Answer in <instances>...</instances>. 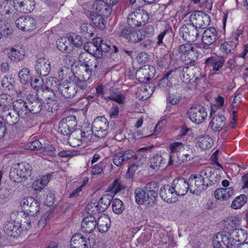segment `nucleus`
Instances as JSON below:
<instances>
[{
    "label": "nucleus",
    "instance_id": "5701e85b",
    "mask_svg": "<svg viewBox=\"0 0 248 248\" xmlns=\"http://www.w3.org/2000/svg\"><path fill=\"white\" fill-rule=\"evenodd\" d=\"M90 246V238H87L81 233L75 234L71 239V248H88Z\"/></svg>",
    "mask_w": 248,
    "mask_h": 248
},
{
    "label": "nucleus",
    "instance_id": "423d86ee",
    "mask_svg": "<svg viewBox=\"0 0 248 248\" xmlns=\"http://www.w3.org/2000/svg\"><path fill=\"white\" fill-rule=\"evenodd\" d=\"M189 21L192 26L197 29H204L209 25L210 18L207 14L201 11H196L191 14Z\"/></svg>",
    "mask_w": 248,
    "mask_h": 248
},
{
    "label": "nucleus",
    "instance_id": "a18cd8bd",
    "mask_svg": "<svg viewBox=\"0 0 248 248\" xmlns=\"http://www.w3.org/2000/svg\"><path fill=\"white\" fill-rule=\"evenodd\" d=\"M57 46L59 50L62 52H67L70 50L68 45V37H62L59 38L56 42Z\"/></svg>",
    "mask_w": 248,
    "mask_h": 248
},
{
    "label": "nucleus",
    "instance_id": "2eb2a0df",
    "mask_svg": "<svg viewBox=\"0 0 248 248\" xmlns=\"http://www.w3.org/2000/svg\"><path fill=\"white\" fill-rule=\"evenodd\" d=\"M225 62L222 56H215L208 58L205 61V68L208 69L211 74H218Z\"/></svg>",
    "mask_w": 248,
    "mask_h": 248
},
{
    "label": "nucleus",
    "instance_id": "39448f33",
    "mask_svg": "<svg viewBox=\"0 0 248 248\" xmlns=\"http://www.w3.org/2000/svg\"><path fill=\"white\" fill-rule=\"evenodd\" d=\"M108 126V122L105 117H98L94 120L90 132L92 134H94L95 136L103 138L107 134Z\"/></svg>",
    "mask_w": 248,
    "mask_h": 248
},
{
    "label": "nucleus",
    "instance_id": "a878e982",
    "mask_svg": "<svg viewBox=\"0 0 248 248\" xmlns=\"http://www.w3.org/2000/svg\"><path fill=\"white\" fill-rule=\"evenodd\" d=\"M14 110L21 116V118L25 119L26 116L29 115V105L27 103L20 99H16L13 103Z\"/></svg>",
    "mask_w": 248,
    "mask_h": 248
},
{
    "label": "nucleus",
    "instance_id": "4c0bfd02",
    "mask_svg": "<svg viewBox=\"0 0 248 248\" xmlns=\"http://www.w3.org/2000/svg\"><path fill=\"white\" fill-rule=\"evenodd\" d=\"M101 38L97 37L93 40L92 44H90V49L88 53L90 55L97 58H100L102 56V54L99 50L98 45L101 43Z\"/></svg>",
    "mask_w": 248,
    "mask_h": 248
},
{
    "label": "nucleus",
    "instance_id": "bf43d9fd",
    "mask_svg": "<svg viewBox=\"0 0 248 248\" xmlns=\"http://www.w3.org/2000/svg\"><path fill=\"white\" fill-rule=\"evenodd\" d=\"M71 72V69L68 67L63 66L59 68L58 70V77L61 80L66 78L70 77L69 75Z\"/></svg>",
    "mask_w": 248,
    "mask_h": 248
},
{
    "label": "nucleus",
    "instance_id": "cd10ccee",
    "mask_svg": "<svg viewBox=\"0 0 248 248\" xmlns=\"http://www.w3.org/2000/svg\"><path fill=\"white\" fill-rule=\"evenodd\" d=\"M159 183L156 181H153L147 183L145 187L150 199L149 202H152L154 204L158 197L159 190Z\"/></svg>",
    "mask_w": 248,
    "mask_h": 248
},
{
    "label": "nucleus",
    "instance_id": "ea45409f",
    "mask_svg": "<svg viewBox=\"0 0 248 248\" xmlns=\"http://www.w3.org/2000/svg\"><path fill=\"white\" fill-rule=\"evenodd\" d=\"M30 103L29 104V114L30 113L32 114H38L41 111L43 112L45 111L44 107H43L41 100L39 99V97H37L36 100H33V101H30Z\"/></svg>",
    "mask_w": 248,
    "mask_h": 248
},
{
    "label": "nucleus",
    "instance_id": "bb28decb",
    "mask_svg": "<svg viewBox=\"0 0 248 248\" xmlns=\"http://www.w3.org/2000/svg\"><path fill=\"white\" fill-rule=\"evenodd\" d=\"M226 124V119L222 114L216 115L209 123V126L215 132L221 131Z\"/></svg>",
    "mask_w": 248,
    "mask_h": 248
},
{
    "label": "nucleus",
    "instance_id": "58836bf2",
    "mask_svg": "<svg viewBox=\"0 0 248 248\" xmlns=\"http://www.w3.org/2000/svg\"><path fill=\"white\" fill-rule=\"evenodd\" d=\"M103 16H104L95 12H91L90 15V18L94 25L102 30L106 28V20Z\"/></svg>",
    "mask_w": 248,
    "mask_h": 248
},
{
    "label": "nucleus",
    "instance_id": "412c9836",
    "mask_svg": "<svg viewBox=\"0 0 248 248\" xmlns=\"http://www.w3.org/2000/svg\"><path fill=\"white\" fill-rule=\"evenodd\" d=\"M15 24L19 29L27 31L35 29L36 24L35 19L29 16H22L17 18Z\"/></svg>",
    "mask_w": 248,
    "mask_h": 248
},
{
    "label": "nucleus",
    "instance_id": "338daca9",
    "mask_svg": "<svg viewBox=\"0 0 248 248\" xmlns=\"http://www.w3.org/2000/svg\"><path fill=\"white\" fill-rule=\"evenodd\" d=\"M28 1L26 0H14L13 5L14 7L18 10V7L21 12L25 13V5H27Z\"/></svg>",
    "mask_w": 248,
    "mask_h": 248
},
{
    "label": "nucleus",
    "instance_id": "3c124183",
    "mask_svg": "<svg viewBox=\"0 0 248 248\" xmlns=\"http://www.w3.org/2000/svg\"><path fill=\"white\" fill-rule=\"evenodd\" d=\"M40 209L39 202L36 201L33 204L29 206V208L26 209L25 212L29 216H34L37 215Z\"/></svg>",
    "mask_w": 248,
    "mask_h": 248
},
{
    "label": "nucleus",
    "instance_id": "0eeeda50",
    "mask_svg": "<svg viewBox=\"0 0 248 248\" xmlns=\"http://www.w3.org/2000/svg\"><path fill=\"white\" fill-rule=\"evenodd\" d=\"M68 142L71 146L76 147L80 146L83 141L88 142L91 139L92 133L85 132L80 129H74L72 132L69 135Z\"/></svg>",
    "mask_w": 248,
    "mask_h": 248
},
{
    "label": "nucleus",
    "instance_id": "c03bdc74",
    "mask_svg": "<svg viewBox=\"0 0 248 248\" xmlns=\"http://www.w3.org/2000/svg\"><path fill=\"white\" fill-rule=\"evenodd\" d=\"M247 200V196L244 194H241L232 201L231 207L233 209H239L245 205Z\"/></svg>",
    "mask_w": 248,
    "mask_h": 248
},
{
    "label": "nucleus",
    "instance_id": "aec40b11",
    "mask_svg": "<svg viewBox=\"0 0 248 248\" xmlns=\"http://www.w3.org/2000/svg\"><path fill=\"white\" fill-rule=\"evenodd\" d=\"M218 32L215 28L209 27L206 29L202 33V41L204 44V48L206 49L210 48V45L216 42L218 38Z\"/></svg>",
    "mask_w": 248,
    "mask_h": 248
},
{
    "label": "nucleus",
    "instance_id": "f257e3e1",
    "mask_svg": "<svg viewBox=\"0 0 248 248\" xmlns=\"http://www.w3.org/2000/svg\"><path fill=\"white\" fill-rule=\"evenodd\" d=\"M233 234L236 239L232 235L226 232L217 233L213 241V245L215 248H248V242L241 243L245 238L244 230L242 229L235 230Z\"/></svg>",
    "mask_w": 248,
    "mask_h": 248
},
{
    "label": "nucleus",
    "instance_id": "f8f14e48",
    "mask_svg": "<svg viewBox=\"0 0 248 248\" xmlns=\"http://www.w3.org/2000/svg\"><path fill=\"white\" fill-rule=\"evenodd\" d=\"M188 116L196 124L202 123L207 117V112L203 107L197 105L192 107L188 111Z\"/></svg>",
    "mask_w": 248,
    "mask_h": 248
},
{
    "label": "nucleus",
    "instance_id": "f3484780",
    "mask_svg": "<svg viewBox=\"0 0 248 248\" xmlns=\"http://www.w3.org/2000/svg\"><path fill=\"white\" fill-rule=\"evenodd\" d=\"M180 34L184 40L188 42H193L197 39L199 31L191 25H184L180 28Z\"/></svg>",
    "mask_w": 248,
    "mask_h": 248
},
{
    "label": "nucleus",
    "instance_id": "79ce46f5",
    "mask_svg": "<svg viewBox=\"0 0 248 248\" xmlns=\"http://www.w3.org/2000/svg\"><path fill=\"white\" fill-rule=\"evenodd\" d=\"M43 103L45 111H46L48 112H52L54 111H56L59 108L58 101L56 97L50 100H48Z\"/></svg>",
    "mask_w": 248,
    "mask_h": 248
},
{
    "label": "nucleus",
    "instance_id": "69168bd1",
    "mask_svg": "<svg viewBox=\"0 0 248 248\" xmlns=\"http://www.w3.org/2000/svg\"><path fill=\"white\" fill-rule=\"evenodd\" d=\"M42 148L41 142L38 140H35L30 142L27 145V149L31 150H38Z\"/></svg>",
    "mask_w": 248,
    "mask_h": 248
},
{
    "label": "nucleus",
    "instance_id": "37998d69",
    "mask_svg": "<svg viewBox=\"0 0 248 248\" xmlns=\"http://www.w3.org/2000/svg\"><path fill=\"white\" fill-rule=\"evenodd\" d=\"M236 42L231 41L223 43L220 46V49L226 54H232L236 51Z\"/></svg>",
    "mask_w": 248,
    "mask_h": 248
},
{
    "label": "nucleus",
    "instance_id": "20e7f679",
    "mask_svg": "<svg viewBox=\"0 0 248 248\" xmlns=\"http://www.w3.org/2000/svg\"><path fill=\"white\" fill-rule=\"evenodd\" d=\"M178 51L182 61L186 64H191L197 60L198 55L193 45L186 43L178 46Z\"/></svg>",
    "mask_w": 248,
    "mask_h": 248
},
{
    "label": "nucleus",
    "instance_id": "09e8293b",
    "mask_svg": "<svg viewBox=\"0 0 248 248\" xmlns=\"http://www.w3.org/2000/svg\"><path fill=\"white\" fill-rule=\"evenodd\" d=\"M124 205L121 200L116 198L113 200L112 209L113 211L116 214H120L124 209Z\"/></svg>",
    "mask_w": 248,
    "mask_h": 248
},
{
    "label": "nucleus",
    "instance_id": "f03ea898",
    "mask_svg": "<svg viewBox=\"0 0 248 248\" xmlns=\"http://www.w3.org/2000/svg\"><path fill=\"white\" fill-rule=\"evenodd\" d=\"M31 172V166L28 163L22 162L18 164L16 168L11 170L9 177L12 181L20 183L30 177Z\"/></svg>",
    "mask_w": 248,
    "mask_h": 248
},
{
    "label": "nucleus",
    "instance_id": "dca6fc26",
    "mask_svg": "<svg viewBox=\"0 0 248 248\" xmlns=\"http://www.w3.org/2000/svg\"><path fill=\"white\" fill-rule=\"evenodd\" d=\"M110 0H99L95 1L93 5V9L95 13L104 16L108 17L112 11V7L116 3H112Z\"/></svg>",
    "mask_w": 248,
    "mask_h": 248
},
{
    "label": "nucleus",
    "instance_id": "49530a36",
    "mask_svg": "<svg viewBox=\"0 0 248 248\" xmlns=\"http://www.w3.org/2000/svg\"><path fill=\"white\" fill-rule=\"evenodd\" d=\"M30 71L27 68H23L18 73V78L21 83L24 85L29 84L31 80Z\"/></svg>",
    "mask_w": 248,
    "mask_h": 248
},
{
    "label": "nucleus",
    "instance_id": "864d4df0",
    "mask_svg": "<svg viewBox=\"0 0 248 248\" xmlns=\"http://www.w3.org/2000/svg\"><path fill=\"white\" fill-rule=\"evenodd\" d=\"M106 97L109 100L114 101L120 104H123L125 99L123 95L118 92H115L110 93V94Z\"/></svg>",
    "mask_w": 248,
    "mask_h": 248
},
{
    "label": "nucleus",
    "instance_id": "9b49d317",
    "mask_svg": "<svg viewBox=\"0 0 248 248\" xmlns=\"http://www.w3.org/2000/svg\"><path fill=\"white\" fill-rule=\"evenodd\" d=\"M96 58L86 52L80 53L78 57V60L81 64L86 67L85 72L88 75L89 78L91 76L92 72L95 70L97 67L98 62Z\"/></svg>",
    "mask_w": 248,
    "mask_h": 248
},
{
    "label": "nucleus",
    "instance_id": "9d476101",
    "mask_svg": "<svg viewBox=\"0 0 248 248\" xmlns=\"http://www.w3.org/2000/svg\"><path fill=\"white\" fill-rule=\"evenodd\" d=\"M135 28L128 25L123 27L120 32V36L126 40L129 43L141 42L143 40L142 34H139Z\"/></svg>",
    "mask_w": 248,
    "mask_h": 248
},
{
    "label": "nucleus",
    "instance_id": "2f4dec72",
    "mask_svg": "<svg viewBox=\"0 0 248 248\" xmlns=\"http://www.w3.org/2000/svg\"><path fill=\"white\" fill-rule=\"evenodd\" d=\"M154 87L147 85L139 88L136 95L140 99L145 100L149 98L154 92Z\"/></svg>",
    "mask_w": 248,
    "mask_h": 248
},
{
    "label": "nucleus",
    "instance_id": "c85d7f7f",
    "mask_svg": "<svg viewBox=\"0 0 248 248\" xmlns=\"http://www.w3.org/2000/svg\"><path fill=\"white\" fill-rule=\"evenodd\" d=\"M96 225L95 217L93 216H88L82 221L81 230L83 232L90 233L95 229Z\"/></svg>",
    "mask_w": 248,
    "mask_h": 248
},
{
    "label": "nucleus",
    "instance_id": "6e6552de",
    "mask_svg": "<svg viewBox=\"0 0 248 248\" xmlns=\"http://www.w3.org/2000/svg\"><path fill=\"white\" fill-rule=\"evenodd\" d=\"M200 71L201 69L199 68L186 66L182 69L180 76L184 82L188 83L191 81L195 82L203 78Z\"/></svg>",
    "mask_w": 248,
    "mask_h": 248
},
{
    "label": "nucleus",
    "instance_id": "052dcab7",
    "mask_svg": "<svg viewBox=\"0 0 248 248\" xmlns=\"http://www.w3.org/2000/svg\"><path fill=\"white\" fill-rule=\"evenodd\" d=\"M197 174L205 180L206 178L211 177L212 174H214V172H213V169L211 167H207L200 170Z\"/></svg>",
    "mask_w": 248,
    "mask_h": 248
},
{
    "label": "nucleus",
    "instance_id": "c9c22d12",
    "mask_svg": "<svg viewBox=\"0 0 248 248\" xmlns=\"http://www.w3.org/2000/svg\"><path fill=\"white\" fill-rule=\"evenodd\" d=\"M5 118V123L9 125H14L19 121L21 116L16 112L14 109H11L7 113L4 114L2 117Z\"/></svg>",
    "mask_w": 248,
    "mask_h": 248
},
{
    "label": "nucleus",
    "instance_id": "5fc2aeb1",
    "mask_svg": "<svg viewBox=\"0 0 248 248\" xmlns=\"http://www.w3.org/2000/svg\"><path fill=\"white\" fill-rule=\"evenodd\" d=\"M99 206H98L97 203L91 202L88 203L86 207V211L89 216H94L98 213L99 212Z\"/></svg>",
    "mask_w": 248,
    "mask_h": 248
},
{
    "label": "nucleus",
    "instance_id": "1a4fd4ad",
    "mask_svg": "<svg viewBox=\"0 0 248 248\" xmlns=\"http://www.w3.org/2000/svg\"><path fill=\"white\" fill-rule=\"evenodd\" d=\"M188 181L191 185L190 192L193 194L199 195L208 187V183L205 184L204 179L197 174L191 175Z\"/></svg>",
    "mask_w": 248,
    "mask_h": 248
},
{
    "label": "nucleus",
    "instance_id": "7ed1b4c3",
    "mask_svg": "<svg viewBox=\"0 0 248 248\" xmlns=\"http://www.w3.org/2000/svg\"><path fill=\"white\" fill-rule=\"evenodd\" d=\"M149 19L148 13L145 10L137 8L128 15L127 23L130 27L138 28L144 25Z\"/></svg>",
    "mask_w": 248,
    "mask_h": 248
},
{
    "label": "nucleus",
    "instance_id": "4d7b16f0",
    "mask_svg": "<svg viewBox=\"0 0 248 248\" xmlns=\"http://www.w3.org/2000/svg\"><path fill=\"white\" fill-rule=\"evenodd\" d=\"M185 162V159L180 158L179 156H177L176 158L174 157L172 155L170 154L169 155V160L168 162V165L173 166L175 167H177L179 165L182 164Z\"/></svg>",
    "mask_w": 248,
    "mask_h": 248
},
{
    "label": "nucleus",
    "instance_id": "393cba45",
    "mask_svg": "<svg viewBox=\"0 0 248 248\" xmlns=\"http://www.w3.org/2000/svg\"><path fill=\"white\" fill-rule=\"evenodd\" d=\"M134 155V152L131 150L116 153L113 155V162L116 166H120L125 161L133 157Z\"/></svg>",
    "mask_w": 248,
    "mask_h": 248
},
{
    "label": "nucleus",
    "instance_id": "72a5a7b5",
    "mask_svg": "<svg viewBox=\"0 0 248 248\" xmlns=\"http://www.w3.org/2000/svg\"><path fill=\"white\" fill-rule=\"evenodd\" d=\"M150 67L149 66L140 68L136 71V78L140 82H145L149 80L152 78L153 75V73H152V75L150 74Z\"/></svg>",
    "mask_w": 248,
    "mask_h": 248
},
{
    "label": "nucleus",
    "instance_id": "b1692460",
    "mask_svg": "<svg viewBox=\"0 0 248 248\" xmlns=\"http://www.w3.org/2000/svg\"><path fill=\"white\" fill-rule=\"evenodd\" d=\"M3 230L8 236L16 238L20 235L22 229L18 222L10 221L4 224Z\"/></svg>",
    "mask_w": 248,
    "mask_h": 248
},
{
    "label": "nucleus",
    "instance_id": "7c9ffc66",
    "mask_svg": "<svg viewBox=\"0 0 248 248\" xmlns=\"http://www.w3.org/2000/svg\"><path fill=\"white\" fill-rule=\"evenodd\" d=\"M135 201L139 205L145 204L147 205H153L152 202H149L150 199L148 198V196L145 190L137 188L135 190Z\"/></svg>",
    "mask_w": 248,
    "mask_h": 248
},
{
    "label": "nucleus",
    "instance_id": "a211bd4d",
    "mask_svg": "<svg viewBox=\"0 0 248 248\" xmlns=\"http://www.w3.org/2000/svg\"><path fill=\"white\" fill-rule=\"evenodd\" d=\"M175 192L177 196H184L190 190V184L188 180L184 178H177L173 180L172 182Z\"/></svg>",
    "mask_w": 248,
    "mask_h": 248
},
{
    "label": "nucleus",
    "instance_id": "c756f323",
    "mask_svg": "<svg viewBox=\"0 0 248 248\" xmlns=\"http://www.w3.org/2000/svg\"><path fill=\"white\" fill-rule=\"evenodd\" d=\"M234 190L233 187L220 188L216 189L214 192L215 198L218 200H228L234 194Z\"/></svg>",
    "mask_w": 248,
    "mask_h": 248
},
{
    "label": "nucleus",
    "instance_id": "13d9d810",
    "mask_svg": "<svg viewBox=\"0 0 248 248\" xmlns=\"http://www.w3.org/2000/svg\"><path fill=\"white\" fill-rule=\"evenodd\" d=\"M60 83L59 80L56 78L49 77L46 80V86L44 87L54 90L53 88L55 87L58 88Z\"/></svg>",
    "mask_w": 248,
    "mask_h": 248
},
{
    "label": "nucleus",
    "instance_id": "f704fd0d",
    "mask_svg": "<svg viewBox=\"0 0 248 248\" xmlns=\"http://www.w3.org/2000/svg\"><path fill=\"white\" fill-rule=\"evenodd\" d=\"M53 91V89H49L44 87V86H41L39 89L37 90V95L38 97H40L39 99L40 100L45 102L48 100L56 97Z\"/></svg>",
    "mask_w": 248,
    "mask_h": 248
},
{
    "label": "nucleus",
    "instance_id": "4be33fe9",
    "mask_svg": "<svg viewBox=\"0 0 248 248\" xmlns=\"http://www.w3.org/2000/svg\"><path fill=\"white\" fill-rule=\"evenodd\" d=\"M159 195L161 198L167 202H175L177 199L172 186L164 185L159 191Z\"/></svg>",
    "mask_w": 248,
    "mask_h": 248
},
{
    "label": "nucleus",
    "instance_id": "de8ad7c7",
    "mask_svg": "<svg viewBox=\"0 0 248 248\" xmlns=\"http://www.w3.org/2000/svg\"><path fill=\"white\" fill-rule=\"evenodd\" d=\"M80 33L85 38H89L93 36V27L90 23H84L80 26Z\"/></svg>",
    "mask_w": 248,
    "mask_h": 248
},
{
    "label": "nucleus",
    "instance_id": "e433bc0d",
    "mask_svg": "<svg viewBox=\"0 0 248 248\" xmlns=\"http://www.w3.org/2000/svg\"><path fill=\"white\" fill-rule=\"evenodd\" d=\"M213 140L209 136L201 135L197 138V144L201 149L210 148L213 144Z\"/></svg>",
    "mask_w": 248,
    "mask_h": 248
},
{
    "label": "nucleus",
    "instance_id": "4468645a",
    "mask_svg": "<svg viewBox=\"0 0 248 248\" xmlns=\"http://www.w3.org/2000/svg\"><path fill=\"white\" fill-rule=\"evenodd\" d=\"M77 125L76 117L70 115L63 118L59 123L58 131L63 135H70Z\"/></svg>",
    "mask_w": 248,
    "mask_h": 248
},
{
    "label": "nucleus",
    "instance_id": "8fccbe9b",
    "mask_svg": "<svg viewBox=\"0 0 248 248\" xmlns=\"http://www.w3.org/2000/svg\"><path fill=\"white\" fill-rule=\"evenodd\" d=\"M163 157L159 155H156L150 159V167L155 170H157L161 166V161Z\"/></svg>",
    "mask_w": 248,
    "mask_h": 248
},
{
    "label": "nucleus",
    "instance_id": "0e129e2a",
    "mask_svg": "<svg viewBox=\"0 0 248 248\" xmlns=\"http://www.w3.org/2000/svg\"><path fill=\"white\" fill-rule=\"evenodd\" d=\"M35 200L33 198L28 197L23 199L21 202V205L23 209L26 211V209L29 208V206L31 205Z\"/></svg>",
    "mask_w": 248,
    "mask_h": 248
},
{
    "label": "nucleus",
    "instance_id": "e2e57ef3",
    "mask_svg": "<svg viewBox=\"0 0 248 248\" xmlns=\"http://www.w3.org/2000/svg\"><path fill=\"white\" fill-rule=\"evenodd\" d=\"M68 39L69 42L75 46L79 47L82 45L81 37L78 35L74 34L68 37Z\"/></svg>",
    "mask_w": 248,
    "mask_h": 248
},
{
    "label": "nucleus",
    "instance_id": "603ef678",
    "mask_svg": "<svg viewBox=\"0 0 248 248\" xmlns=\"http://www.w3.org/2000/svg\"><path fill=\"white\" fill-rule=\"evenodd\" d=\"M9 58L13 61H19L21 60L24 56L20 52V51L14 48H12L9 52L8 53Z\"/></svg>",
    "mask_w": 248,
    "mask_h": 248
},
{
    "label": "nucleus",
    "instance_id": "6ab92c4d",
    "mask_svg": "<svg viewBox=\"0 0 248 248\" xmlns=\"http://www.w3.org/2000/svg\"><path fill=\"white\" fill-rule=\"evenodd\" d=\"M36 73L40 76H47L51 70V65L49 60L45 57L38 58L34 65Z\"/></svg>",
    "mask_w": 248,
    "mask_h": 248
},
{
    "label": "nucleus",
    "instance_id": "473e14b6",
    "mask_svg": "<svg viewBox=\"0 0 248 248\" xmlns=\"http://www.w3.org/2000/svg\"><path fill=\"white\" fill-rule=\"evenodd\" d=\"M96 222L98 230L101 233L107 232L110 226V218L108 216L105 215L100 216Z\"/></svg>",
    "mask_w": 248,
    "mask_h": 248
},
{
    "label": "nucleus",
    "instance_id": "a19ab883",
    "mask_svg": "<svg viewBox=\"0 0 248 248\" xmlns=\"http://www.w3.org/2000/svg\"><path fill=\"white\" fill-rule=\"evenodd\" d=\"M113 199L111 195L106 194L104 195L97 203L99 206V212H103L108 208L111 203V202Z\"/></svg>",
    "mask_w": 248,
    "mask_h": 248
},
{
    "label": "nucleus",
    "instance_id": "680f3d73",
    "mask_svg": "<svg viewBox=\"0 0 248 248\" xmlns=\"http://www.w3.org/2000/svg\"><path fill=\"white\" fill-rule=\"evenodd\" d=\"M181 99V96L177 93L169 94L166 98L167 103H169L173 105L178 104Z\"/></svg>",
    "mask_w": 248,
    "mask_h": 248
},
{
    "label": "nucleus",
    "instance_id": "ddd939ff",
    "mask_svg": "<svg viewBox=\"0 0 248 248\" xmlns=\"http://www.w3.org/2000/svg\"><path fill=\"white\" fill-rule=\"evenodd\" d=\"M58 89L59 93L63 97L70 98L74 97L76 94H79L80 90L76 89V85L73 81L65 80L59 84Z\"/></svg>",
    "mask_w": 248,
    "mask_h": 248
},
{
    "label": "nucleus",
    "instance_id": "774afa93",
    "mask_svg": "<svg viewBox=\"0 0 248 248\" xmlns=\"http://www.w3.org/2000/svg\"><path fill=\"white\" fill-rule=\"evenodd\" d=\"M142 31L144 33V35H142L144 39L145 35L149 37L152 36L154 33L155 29L153 25H147L142 29Z\"/></svg>",
    "mask_w": 248,
    "mask_h": 248
},
{
    "label": "nucleus",
    "instance_id": "6e6d98bb",
    "mask_svg": "<svg viewBox=\"0 0 248 248\" xmlns=\"http://www.w3.org/2000/svg\"><path fill=\"white\" fill-rule=\"evenodd\" d=\"M55 148L51 144H47L42 148L40 154L42 156L49 155L54 156L55 155Z\"/></svg>",
    "mask_w": 248,
    "mask_h": 248
}]
</instances>
